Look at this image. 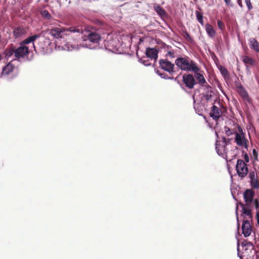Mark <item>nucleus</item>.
I'll list each match as a JSON object with an SVG mask.
<instances>
[{
	"instance_id": "30",
	"label": "nucleus",
	"mask_w": 259,
	"mask_h": 259,
	"mask_svg": "<svg viewBox=\"0 0 259 259\" xmlns=\"http://www.w3.org/2000/svg\"><path fill=\"white\" fill-rule=\"evenodd\" d=\"M196 16L197 18V20L201 24L203 25V15L200 13L199 11H196L195 12Z\"/></svg>"
},
{
	"instance_id": "42",
	"label": "nucleus",
	"mask_w": 259,
	"mask_h": 259,
	"mask_svg": "<svg viewBox=\"0 0 259 259\" xmlns=\"http://www.w3.org/2000/svg\"><path fill=\"white\" fill-rule=\"evenodd\" d=\"M237 4H238V5H239L241 8H242V7H243V5H242V0H237Z\"/></svg>"
},
{
	"instance_id": "2",
	"label": "nucleus",
	"mask_w": 259,
	"mask_h": 259,
	"mask_svg": "<svg viewBox=\"0 0 259 259\" xmlns=\"http://www.w3.org/2000/svg\"><path fill=\"white\" fill-rule=\"evenodd\" d=\"M48 31H49V34L54 37L59 38L63 37L64 35L69 34V32H76L79 34L82 33L83 29L79 26H72L68 28L55 27L51 28Z\"/></svg>"
},
{
	"instance_id": "5",
	"label": "nucleus",
	"mask_w": 259,
	"mask_h": 259,
	"mask_svg": "<svg viewBox=\"0 0 259 259\" xmlns=\"http://www.w3.org/2000/svg\"><path fill=\"white\" fill-rule=\"evenodd\" d=\"M236 169L238 175L241 179L245 177L248 172L246 163L242 159L237 160Z\"/></svg>"
},
{
	"instance_id": "18",
	"label": "nucleus",
	"mask_w": 259,
	"mask_h": 259,
	"mask_svg": "<svg viewBox=\"0 0 259 259\" xmlns=\"http://www.w3.org/2000/svg\"><path fill=\"white\" fill-rule=\"evenodd\" d=\"M203 87L205 88V93H203V96L204 99L207 101H209L212 96L213 92L211 91V88L209 85H203Z\"/></svg>"
},
{
	"instance_id": "39",
	"label": "nucleus",
	"mask_w": 259,
	"mask_h": 259,
	"mask_svg": "<svg viewBox=\"0 0 259 259\" xmlns=\"http://www.w3.org/2000/svg\"><path fill=\"white\" fill-rule=\"evenodd\" d=\"M226 6L228 7H232L231 0H224Z\"/></svg>"
},
{
	"instance_id": "43",
	"label": "nucleus",
	"mask_w": 259,
	"mask_h": 259,
	"mask_svg": "<svg viewBox=\"0 0 259 259\" xmlns=\"http://www.w3.org/2000/svg\"><path fill=\"white\" fill-rule=\"evenodd\" d=\"M253 153L254 157H257V152L256 151L255 149L253 150Z\"/></svg>"
},
{
	"instance_id": "40",
	"label": "nucleus",
	"mask_w": 259,
	"mask_h": 259,
	"mask_svg": "<svg viewBox=\"0 0 259 259\" xmlns=\"http://www.w3.org/2000/svg\"><path fill=\"white\" fill-rule=\"evenodd\" d=\"M255 218H256V219L257 220V224L259 226V209L256 211V215H255Z\"/></svg>"
},
{
	"instance_id": "22",
	"label": "nucleus",
	"mask_w": 259,
	"mask_h": 259,
	"mask_svg": "<svg viewBox=\"0 0 259 259\" xmlns=\"http://www.w3.org/2000/svg\"><path fill=\"white\" fill-rule=\"evenodd\" d=\"M199 71H197L196 72H193L194 73L195 77L199 83L202 84L206 83V80L204 78L203 75L199 72Z\"/></svg>"
},
{
	"instance_id": "17",
	"label": "nucleus",
	"mask_w": 259,
	"mask_h": 259,
	"mask_svg": "<svg viewBox=\"0 0 259 259\" xmlns=\"http://www.w3.org/2000/svg\"><path fill=\"white\" fill-rule=\"evenodd\" d=\"M15 67L13 65L11 62H9L6 66L3 67L1 75H8L13 72Z\"/></svg>"
},
{
	"instance_id": "19",
	"label": "nucleus",
	"mask_w": 259,
	"mask_h": 259,
	"mask_svg": "<svg viewBox=\"0 0 259 259\" xmlns=\"http://www.w3.org/2000/svg\"><path fill=\"white\" fill-rule=\"evenodd\" d=\"M242 61L246 67H247L248 65L251 66H254L256 65V62L253 59L246 56L242 57Z\"/></svg>"
},
{
	"instance_id": "11",
	"label": "nucleus",
	"mask_w": 259,
	"mask_h": 259,
	"mask_svg": "<svg viewBox=\"0 0 259 259\" xmlns=\"http://www.w3.org/2000/svg\"><path fill=\"white\" fill-rule=\"evenodd\" d=\"M251 202L245 203V204H241L242 207V212L243 214L248 217V219L252 221L253 219V214L251 210Z\"/></svg>"
},
{
	"instance_id": "26",
	"label": "nucleus",
	"mask_w": 259,
	"mask_h": 259,
	"mask_svg": "<svg viewBox=\"0 0 259 259\" xmlns=\"http://www.w3.org/2000/svg\"><path fill=\"white\" fill-rule=\"evenodd\" d=\"M15 50L16 48L12 46L10 48H7L5 51V54L8 57H11L13 54L15 57Z\"/></svg>"
},
{
	"instance_id": "35",
	"label": "nucleus",
	"mask_w": 259,
	"mask_h": 259,
	"mask_svg": "<svg viewBox=\"0 0 259 259\" xmlns=\"http://www.w3.org/2000/svg\"><path fill=\"white\" fill-rule=\"evenodd\" d=\"M166 57H169L170 58L172 59L175 58V54L173 51H168L166 54Z\"/></svg>"
},
{
	"instance_id": "36",
	"label": "nucleus",
	"mask_w": 259,
	"mask_h": 259,
	"mask_svg": "<svg viewBox=\"0 0 259 259\" xmlns=\"http://www.w3.org/2000/svg\"><path fill=\"white\" fill-rule=\"evenodd\" d=\"M221 72L224 76H226L228 74L227 70L225 68H221Z\"/></svg>"
},
{
	"instance_id": "3",
	"label": "nucleus",
	"mask_w": 259,
	"mask_h": 259,
	"mask_svg": "<svg viewBox=\"0 0 259 259\" xmlns=\"http://www.w3.org/2000/svg\"><path fill=\"white\" fill-rule=\"evenodd\" d=\"M84 33L83 34L84 37V40L85 41H89L93 45L92 46L91 44H90V48L95 49L99 45L101 36L98 32L95 30L86 29L84 31L83 30L82 33Z\"/></svg>"
},
{
	"instance_id": "41",
	"label": "nucleus",
	"mask_w": 259,
	"mask_h": 259,
	"mask_svg": "<svg viewBox=\"0 0 259 259\" xmlns=\"http://www.w3.org/2000/svg\"><path fill=\"white\" fill-rule=\"evenodd\" d=\"M160 75L162 77V78H164L165 79H167V78H170L169 77H168L167 75L165 73H161L160 74Z\"/></svg>"
},
{
	"instance_id": "23",
	"label": "nucleus",
	"mask_w": 259,
	"mask_h": 259,
	"mask_svg": "<svg viewBox=\"0 0 259 259\" xmlns=\"http://www.w3.org/2000/svg\"><path fill=\"white\" fill-rule=\"evenodd\" d=\"M250 48L256 52H259V42L255 38H251L249 41Z\"/></svg>"
},
{
	"instance_id": "16",
	"label": "nucleus",
	"mask_w": 259,
	"mask_h": 259,
	"mask_svg": "<svg viewBox=\"0 0 259 259\" xmlns=\"http://www.w3.org/2000/svg\"><path fill=\"white\" fill-rule=\"evenodd\" d=\"M146 55L147 57L156 60L158 58V51L154 48H147L146 51Z\"/></svg>"
},
{
	"instance_id": "9",
	"label": "nucleus",
	"mask_w": 259,
	"mask_h": 259,
	"mask_svg": "<svg viewBox=\"0 0 259 259\" xmlns=\"http://www.w3.org/2000/svg\"><path fill=\"white\" fill-rule=\"evenodd\" d=\"M29 53V50L27 47L20 45V46L16 49L15 58L17 59L24 58L27 57Z\"/></svg>"
},
{
	"instance_id": "13",
	"label": "nucleus",
	"mask_w": 259,
	"mask_h": 259,
	"mask_svg": "<svg viewBox=\"0 0 259 259\" xmlns=\"http://www.w3.org/2000/svg\"><path fill=\"white\" fill-rule=\"evenodd\" d=\"M255 195L254 191L250 189H246L243 193V198L245 203L252 202Z\"/></svg>"
},
{
	"instance_id": "21",
	"label": "nucleus",
	"mask_w": 259,
	"mask_h": 259,
	"mask_svg": "<svg viewBox=\"0 0 259 259\" xmlns=\"http://www.w3.org/2000/svg\"><path fill=\"white\" fill-rule=\"evenodd\" d=\"M39 37V35L38 34L32 35L21 41V42L20 43V45L25 46V45L28 44L31 42H33Z\"/></svg>"
},
{
	"instance_id": "15",
	"label": "nucleus",
	"mask_w": 259,
	"mask_h": 259,
	"mask_svg": "<svg viewBox=\"0 0 259 259\" xmlns=\"http://www.w3.org/2000/svg\"><path fill=\"white\" fill-rule=\"evenodd\" d=\"M238 93L241 98L248 103H251V99L249 97L247 92L245 90L244 87L242 85L238 87Z\"/></svg>"
},
{
	"instance_id": "14",
	"label": "nucleus",
	"mask_w": 259,
	"mask_h": 259,
	"mask_svg": "<svg viewBox=\"0 0 259 259\" xmlns=\"http://www.w3.org/2000/svg\"><path fill=\"white\" fill-rule=\"evenodd\" d=\"M222 110L219 108L215 105H213L211 107V110L210 112V116L214 119H217L219 118L222 115Z\"/></svg>"
},
{
	"instance_id": "27",
	"label": "nucleus",
	"mask_w": 259,
	"mask_h": 259,
	"mask_svg": "<svg viewBox=\"0 0 259 259\" xmlns=\"http://www.w3.org/2000/svg\"><path fill=\"white\" fill-rule=\"evenodd\" d=\"M115 43L116 42L115 40H109L106 42L105 45L107 49L111 51H114L115 47L114 45Z\"/></svg>"
},
{
	"instance_id": "44",
	"label": "nucleus",
	"mask_w": 259,
	"mask_h": 259,
	"mask_svg": "<svg viewBox=\"0 0 259 259\" xmlns=\"http://www.w3.org/2000/svg\"><path fill=\"white\" fill-rule=\"evenodd\" d=\"M245 160L246 162H248L249 161V157L247 154H245Z\"/></svg>"
},
{
	"instance_id": "25",
	"label": "nucleus",
	"mask_w": 259,
	"mask_h": 259,
	"mask_svg": "<svg viewBox=\"0 0 259 259\" xmlns=\"http://www.w3.org/2000/svg\"><path fill=\"white\" fill-rule=\"evenodd\" d=\"M205 29L208 35L210 37H213L215 34V32L214 30L213 27L211 25L207 23L205 25Z\"/></svg>"
},
{
	"instance_id": "1",
	"label": "nucleus",
	"mask_w": 259,
	"mask_h": 259,
	"mask_svg": "<svg viewBox=\"0 0 259 259\" xmlns=\"http://www.w3.org/2000/svg\"><path fill=\"white\" fill-rule=\"evenodd\" d=\"M175 64L181 70L192 72L200 71L197 63L188 56L178 58L175 60Z\"/></svg>"
},
{
	"instance_id": "45",
	"label": "nucleus",
	"mask_w": 259,
	"mask_h": 259,
	"mask_svg": "<svg viewBox=\"0 0 259 259\" xmlns=\"http://www.w3.org/2000/svg\"><path fill=\"white\" fill-rule=\"evenodd\" d=\"M2 57L1 55H0V60H2Z\"/></svg>"
},
{
	"instance_id": "28",
	"label": "nucleus",
	"mask_w": 259,
	"mask_h": 259,
	"mask_svg": "<svg viewBox=\"0 0 259 259\" xmlns=\"http://www.w3.org/2000/svg\"><path fill=\"white\" fill-rule=\"evenodd\" d=\"M154 9L160 16H164L166 15L165 11L160 6L157 5L154 6Z\"/></svg>"
},
{
	"instance_id": "38",
	"label": "nucleus",
	"mask_w": 259,
	"mask_h": 259,
	"mask_svg": "<svg viewBox=\"0 0 259 259\" xmlns=\"http://www.w3.org/2000/svg\"><path fill=\"white\" fill-rule=\"evenodd\" d=\"M233 140V139L228 138L227 141V139L225 138H223V141L226 145L231 144V141Z\"/></svg>"
},
{
	"instance_id": "6",
	"label": "nucleus",
	"mask_w": 259,
	"mask_h": 259,
	"mask_svg": "<svg viewBox=\"0 0 259 259\" xmlns=\"http://www.w3.org/2000/svg\"><path fill=\"white\" fill-rule=\"evenodd\" d=\"M236 125L238 124L235 121L232 120H229L228 125H225L224 127V132L227 136L229 137L234 134L235 135H236V133L238 132Z\"/></svg>"
},
{
	"instance_id": "31",
	"label": "nucleus",
	"mask_w": 259,
	"mask_h": 259,
	"mask_svg": "<svg viewBox=\"0 0 259 259\" xmlns=\"http://www.w3.org/2000/svg\"><path fill=\"white\" fill-rule=\"evenodd\" d=\"M41 16L45 19L49 20L51 18V15L47 10H44L41 12Z\"/></svg>"
},
{
	"instance_id": "12",
	"label": "nucleus",
	"mask_w": 259,
	"mask_h": 259,
	"mask_svg": "<svg viewBox=\"0 0 259 259\" xmlns=\"http://www.w3.org/2000/svg\"><path fill=\"white\" fill-rule=\"evenodd\" d=\"M250 184L252 188L257 189L259 188V180L257 179V175L254 171H250L249 173Z\"/></svg>"
},
{
	"instance_id": "20",
	"label": "nucleus",
	"mask_w": 259,
	"mask_h": 259,
	"mask_svg": "<svg viewBox=\"0 0 259 259\" xmlns=\"http://www.w3.org/2000/svg\"><path fill=\"white\" fill-rule=\"evenodd\" d=\"M25 33V29L23 27L20 26L15 28L13 31L14 36L15 38L20 37Z\"/></svg>"
},
{
	"instance_id": "33",
	"label": "nucleus",
	"mask_w": 259,
	"mask_h": 259,
	"mask_svg": "<svg viewBox=\"0 0 259 259\" xmlns=\"http://www.w3.org/2000/svg\"><path fill=\"white\" fill-rule=\"evenodd\" d=\"M245 2L247 7L248 10L250 11V10H252L253 8V7L252 6L251 1L250 0H245Z\"/></svg>"
},
{
	"instance_id": "10",
	"label": "nucleus",
	"mask_w": 259,
	"mask_h": 259,
	"mask_svg": "<svg viewBox=\"0 0 259 259\" xmlns=\"http://www.w3.org/2000/svg\"><path fill=\"white\" fill-rule=\"evenodd\" d=\"M242 234L245 237L249 236L252 232V227L249 220H244L242 225Z\"/></svg>"
},
{
	"instance_id": "4",
	"label": "nucleus",
	"mask_w": 259,
	"mask_h": 259,
	"mask_svg": "<svg viewBox=\"0 0 259 259\" xmlns=\"http://www.w3.org/2000/svg\"><path fill=\"white\" fill-rule=\"evenodd\" d=\"M238 130L237 133H236L234 142L238 146H248L249 141L246 138L245 133L243 132L242 128L239 125H236Z\"/></svg>"
},
{
	"instance_id": "8",
	"label": "nucleus",
	"mask_w": 259,
	"mask_h": 259,
	"mask_svg": "<svg viewBox=\"0 0 259 259\" xmlns=\"http://www.w3.org/2000/svg\"><path fill=\"white\" fill-rule=\"evenodd\" d=\"M183 82L186 87L190 89H192L197 83L194 76L191 74H184L183 76Z\"/></svg>"
},
{
	"instance_id": "32",
	"label": "nucleus",
	"mask_w": 259,
	"mask_h": 259,
	"mask_svg": "<svg viewBox=\"0 0 259 259\" xmlns=\"http://www.w3.org/2000/svg\"><path fill=\"white\" fill-rule=\"evenodd\" d=\"M242 245L243 247H246L248 248L250 247L251 248H253V244L251 242L248 241L247 240H244L242 242Z\"/></svg>"
},
{
	"instance_id": "7",
	"label": "nucleus",
	"mask_w": 259,
	"mask_h": 259,
	"mask_svg": "<svg viewBox=\"0 0 259 259\" xmlns=\"http://www.w3.org/2000/svg\"><path fill=\"white\" fill-rule=\"evenodd\" d=\"M159 64L161 69L167 71L169 74L175 72L174 64L171 63L167 59H160L159 61Z\"/></svg>"
},
{
	"instance_id": "37",
	"label": "nucleus",
	"mask_w": 259,
	"mask_h": 259,
	"mask_svg": "<svg viewBox=\"0 0 259 259\" xmlns=\"http://www.w3.org/2000/svg\"><path fill=\"white\" fill-rule=\"evenodd\" d=\"M254 202V205L256 209H259V202L257 199H255L253 200Z\"/></svg>"
},
{
	"instance_id": "24",
	"label": "nucleus",
	"mask_w": 259,
	"mask_h": 259,
	"mask_svg": "<svg viewBox=\"0 0 259 259\" xmlns=\"http://www.w3.org/2000/svg\"><path fill=\"white\" fill-rule=\"evenodd\" d=\"M226 147H215L218 154L223 157L227 159Z\"/></svg>"
},
{
	"instance_id": "34",
	"label": "nucleus",
	"mask_w": 259,
	"mask_h": 259,
	"mask_svg": "<svg viewBox=\"0 0 259 259\" xmlns=\"http://www.w3.org/2000/svg\"><path fill=\"white\" fill-rule=\"evenodd\" d=\"M217 23H218V27L221 29H223L224 28V24L223 22L221 20H218L217 21Z\"/></svg>"
},
{
	"instance_id": "46",
	"label": "nucleus",
	"mask_w": 259,
	"mask_h": 259,
	"mask_svg": "<svg viewBox=\"0 0 259 259\" xmlns=\"http://www.w3.org/2000/svg\"><path fill=\"white\" fill-rule=\"evenodd\" d=\"M1 40H2V38H1V36L0 35V42H1Z\"/></svg>"
},
{
	"instance_id": "29",
	"label": "nucleus",
	"mask_w": 259,
	"mask_h": 259,
	"mask_svg": "<svg viewBox=\"0 0 259 259\" xmlns=\"http://www.w3.org/2000/svg\"><path fill=\"white\" fill-rule=\"evenodd\" d=\"M182 35L188 41L191 43H193L194 42L193 39L191 37L187 31H184L182 33Z\"/></svg>"
}]
</instances>
